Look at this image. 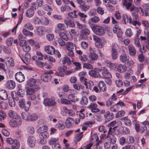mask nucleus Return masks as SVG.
<instances>
[{"label":"nucleus","mask_w":149,"mask_h":149,"mask_svg":"<svg viewBox=\"0 0 149 149\" xmlns=\"http://www.w3.org/2000/svg\"><path fill=\"white\" fill-rule=\"evenodd\" d=\"M97 104L94 102L91 103L88 107V108L91 109V111L92 112L95 113L99 111L100 110L97 108Z\"/></svg>","instance_id":"8"},{"label":"nucleus","mask_w":149,"mask_h":149,"mask_svg":"<svg viewBox=\"0 0 149 149\" xmlns=\"http://www.w3.org/2000/svg\"><path fill=\"white\" fill-rule=\"evenodd\" d=\"M43 103L45 106L49 107L54 106L56 104L54 98L52 97L44 99Z\"/></svg>","instance_id":"3"},{"label":"nucleus","mask_w":149,"mask_h":149,"mask_svg":"<svg viewBox=\"0 0 149 149\" xmlns=\"http://www.w3.org/2000/svg\"><path fill=\"white\" fill-rule=\"evenodd\" d=\"M133 124L135 125L136 130L137 132L139 131V122L136 120L132 121Z\"/></svg>","instance_id":"49"},{"label":"nucleus","mask_w":149,"mask_h":149,"mask_svg":"<svg viewBox=\"0 0 149 149\" xmlns=\"http://www.w3.org/2000/svg\"><path fill=\"white\" fill-rule=\"evenodd\" d=\"M57 26L58 29L61 31L65 30L67 28L65 24L62 23H58Z\"/></svg>","instance_id":"45"},{"label":"nucleus","mask_w":149,"mask_h":149,"mask_svg":"<svg viewBox=\"0 0 149 149\" xmlns=\"http://www.w3.org/2000/svg\"><path fill=\"white\" fill-rule=\"evenodd\" d=\"M23 34L26 36H32L33 33L25 29H24L22 30Z\"/></svg>","instance_id":"46"},{"label":"nucleus","mask_w":149,"mask_h":149,"mask_svg":"<svg viewBox=\"0 0 149 149\" xmlns=\"http://www.w3.org/2000/svg\"><path fill=\"white\" fill-rule=\"evenodd\" d=\"M106 43V40L103 38H100V40H99L97 43L98 45V47L99 48H101L104 47V45Z\"/></svg>","instance_id":"33"},{"label":"nucleus","mask_w":149,"mask_h":149,"mask_svg":"<svg viewBox=\"0 0 149 149\" xmlns=\"http://www.w3.org/2000/svg\"><path fill=\"white\" fill-rule=\"evenodd\" d=\"M84 84L86 86V88H89L91 90L93 88L94 83L92 81L90 80L88 84L87 83L86 81H85Z\"/></svg>","instance_id":"35"},{"label":"nucleus","mask_w":149,"mask_h":149,"mask_svg":"<svg viewBox=\"0 0 149 149\" xmlns=\"http://www.w3.org/2000/svg\"><path fill=\"white\" fill-rule=\"evenodd\" d=\"M64 22L67 26V28L68 27V26L72 28L74 27L75 26V24L74 22L70 20H65Z\"/></svg>","instance_id":"31"},{"label":"nucleus","mask_w":149,"mask_h":149,"mask_svg":"<svg viewBox=\"0 0 149 149\" xmlns=\"http://www.w3.org/2000/svg\"><path fill=\"white\" fill-rule=\"evenodd\" d=\"M11 95L13 100H18L19 99V97H20V95L17 92H12L11 93Z\"/></svg>","instance_id":"34"},{"label":"nucleus","mask_w":149,"mask_h":149,"mask_svg":"<svg viewBox=\"0 0 149 149\" xmlns=\"http://www.w3.org/2000/svg\"><path fill=\"white\" fill-rule=\"evenodd\" d=\"M68 98L70 101L71 102H75L79 100V99L77 96H75L74 93L70 94L68 96Z\"/></svg>","instance_id":"13"},{"label":"nucleus","mask_w":149,"mask_h":149,"mask_svg":"<svg viewBox=\"0 0 149 149\" xmlns=\"http://www.w3.org/2000/svg\"><path fill=\"white\" fill-rule=\"evenodd\" d=\"M125 114V111L123 110L119 111L116 113V117L118 118L123 116Z\"/></svg>","instance_id":"62"},{"label":"nucleus","mask_w":149,"mask_h":149,"mask_svg":"<svg viewBox=\"0 0 149 149\" xmlns=\"http://www.w3.org/2000/svg\"><path fill=\"white\" fill-rule=\"evenodd\" d=\"M118 65L115 63H110L109 64V67L110 68L114 70H117Z\"/></svg>","instance_id":"61"},{"label":"nucleus","mask_w":149,"mask_h":149,"mask_svg":"<svg viewBox=\"0 0 149 149\" xmlns=\"http://www.w3.org/2000/svg\"><path fill=\"white\" fill-rule=\"evenodd\" d=\"M49 136V134L47 132L41 133L39 135V137L41 139L42 138L46 139L48 138Z\"/></svg>","instance_id":"47"},{"label":"nucleus","mask_w":149,"mask_h":149,"mask_svg":"<svg viewBox=\"0 0 149 149\" xmlns=\"http://www.w3.org/2000/svg\"><path fill=\"white\" fill-rule=\"evenodd\" d=\"M5 64L6 65L13 67L14 65L13 60L11 57H6L5 60Z\"/></svg>","instance_id":"19"},{"label":"nucleus","mask_w":149,"mask_h":149,"mask_svg":"<svg viewBox=\"0 0 149 149\" xmlns=\"http://www.w3.org/2000/svg\"><path fill=\"white\" fill-rule=\"evenodd\" d=\"M8 116L10 118L14 119H16L18 118V116L16 112L12 110H10L9 111Z\"/></svg>","instance_id":"23"},{"label":"nucleus","mask_w":149,"mask_h":149,"mask_svg":"<svg viewBox=\"0 0 149 149\" xmlns=\"http://www.w3.org/2000/svg\"><path fill=\"white\" fill-rule=\"evenodd\" d=\"M23 133L20 130H17L15 132V134L17 137L18 139L21 138L22 136Z\"/></svg>","instance_id":"55"},{"label":"nucleus","mask_w":149,"mask_h":149,"mask_svg":"<svg viewBox=\"0 0 149 149\" xmlns=\"http://www.w3.org/2000/svg\"><path fill=\"white\" fill-rule=\"evenodd\" d=\"M122 127L123 129L121 130V132L123 134L126 135L129 134L130 133V130L128 128L125 127Z\"/></svg>","instance_id":"48"},{"label":"nucleus","mask_w":149,"mask_h":149,"mask_svg":"<svg viewBox=\"0 0 149 149\" xmlns=\"http://www.w3.org/2000/svg\"><path fill=\"white\" fill-rule=\"evenodd\" d=\"M123 4L126 6L127 9L129 8L132 5L131 3L128 2L127 0H123Z\"/></svg>","instance_id":"58"},{"label":"nucleus","mask_w":149,"mask_h":149,"mask_svg":"<svg viewBox=\"0 0 149 149\" xmlns=\"http://www.w3.org/2000/svg\"><path fill=\"white\" fill-rule=\"evenodd\" d=\"M61 11L62 12H68L71 10V9L68 6L65 5L60 8Z\"/></svg>","instance_id":"42"},{"label":"nucleus","mask_w":149,"mask_h":149,"mask_svg":"<svg viewBox=\"0 0 149 149\" xmlns=\"http://www.w3.org/2000/svg\"><path fill=\"white\" fill-rule=\"evenodd\" d=\"M45 52L49 54L53 55L54 54L55 50L54 47L52 46H47L45 47Z\"/></svg>","instance_id":"11"},{"label":"nucleus","mask_w":149,"mask_h":149,"mask_svg":"<svg viewBox=\"0 0 149 149\" xmlns=\"http://www.w3.org/2000/svg\"><path fill=\"white\" fill-rule=\"evenodd\" d=\"M27 143L30 147H34L36 143V139L35 137L32 136H29L27 139Z\"/></svg>","instance_id":"7"},{"label":"nucleus","mask_w":149,"mask_h":149,"mask_svg":"<svg viewBox=\"0 0 149 149\" xmlns=\"http://www.w3.org/2000/svg\"><path fill=\"white\" fill-rule=\"evenodd\" d=\"M16 85L15 82L13 80H10L7 81L5 86L7 89L12 90L15 87Z\"/></svg>","instance_id":"10"},{"label":"nucleus","mask_w":149,"mask_h":149,"mask_svg":"<svg viewBox=\"0 0 149 149\" xmlns=\"http://www.w3.org/2000/svg\"><path fill=\"white\" fill-rule=\"evenodd\" d=\"M119 58L120 61L125 64H126L128 62L129 59V56L126 54L121 55L120 56Z\"/></svg>","instance_id":"20"},{"label":"nucleus","mask_w":149,"mask_h":149,"mask_svg":"<svg viewBox=\"0 0 149 149\" xmlns=\"http://www.w3.org/2000/svg\"><path fill=\"white\" fill-rule=\"evenodd\" d=\"M52 78V76L49 74L45 73L43 74L41 77V79L45 82L50 81Z\"/></svg>","instance_id":"14"},{"label":"nucleus","mask_w":149,"mask_h":149,"mask_svg":"<svg viewBox=\"0 0 149 149\" xmlns=\"http://www.w3.org/2000/svg\"><path fill=\"white\" fill-rule=\"evenodd\" d=\"M29 114L30 113L27 112H22L21 115L23 119L29 121L30 116Z\"/></svg>","instance_id":"39"},{"label":"nucleus","mask_w":149,"mask_h":149,"mask_svg":"<svg viewBox=\"0 0 149 149\" xmlns=\"http://www.w3.org/2000/svg\"><path fill=\"white\" fill-rule=\"evenodd\" d=\"M24 99H22L19 101V107L22 109H24L26 111H28L30 107L31 102L28 101L26 103H25Z\"/></svg>","instance_id":"2"},{"label":"nucleus","mask_w":149,"mask_h":149,"mask_svg":"<svg viewBox=\"0 0 149 149\" xmlns=\"http://www.w3.org/2000/svg\"><path fill=\"white\" fill-rule=\"evenodd\" d=\"M58 140V138H52L49 141V144L50 145H54L56 143L55 142L57 141Z\"/></svg>","instance_id":"56"},{"label":"nucleus","mask_w":149,"mask_h":149,"mask_svg":"<svg viewBox=\"0 0 149 149\" xmlns=\"http://www.w3.org/2000/svg\"><path fill=\"white\" fill-rule=\"evenodd\" d=\"M125 34L127 37H130L133 35V33L130 28H128L126 29L125 31Z\"/></svg>","instance_id":"53"},{"label":"nucleus","mask_w":149,"mask_h":149,"mask_svg":"<svg viewBox=\"0 0 149 149\" xmlns=\"http://www.w3.org/2000/svg\"><path fill=\"white\" fill-rule=\"evenodd\" d=\"M22 123V121L20 118H17L15 120H11L9 122L10 125L13 127H16L20 126Z\"/></svg>","instance_id":"5"},{"label":"nucleus","mask_w":149,"mask_h":149,"mask_svg":"<svg viewBox=\"0 0 149 149\" xmlns=\"http://www.w3.org/2000/svg\"><path fill=\"white\" fill-rule=\"evenodd\" d=\"M17 92L20 95V97H22L24 95L25 93V91L22 89L21 86H18V90Z\"/></svg>","instance_id":"41"},{"label":"nucleus","mask_w":149,"mask_h":149,"mask_svg":"<svg viewBox=\"0 0 149 149\" xmlns=\"http://www.w3.org/2000/svg\"><path fill=\"white\" fill-rule=\"evenodd\" d=\"M45 28L42 26H40L36 28V32L37 34L40 36H42L45 33Z\"/></svg>","instance_id":"21"},{"label":"nucleus","mask_w":149,"mask_h":149,"mask_svg":"<svg viewBox=\"0 0 149 149\" xmlns=\"http://www.w3.org/2000/svg\"><path fill=\"white\" fill-rule=\"evenodd\" d=\"M88 74L89 75L95 78H99L101 77L99 72L95 70H91L88 72Z\"/></svg>","instance_id":"12"},{"label":"nucleus","mask_w":149,"mask_h":149,"mask_svg":"<svg viewBox=\"0 0 149 149\" xmlns=\"http://www.w3.org/2000/svg\"><path fill=\"white\" fill-rule=\"evenodd\" d=\"M78 15L80 17L82 18V19L81 18V20L84 22H85L86 21L85 19L87 17V15L84 14L83 13H81L80 12L78 13Z\"/></svg>","instance_id":"57"},{"label":"nucleus","mask_w":149,"mask_h":149,"mask_svg":"<svg viewBox=\"0 0 149 149\" xmlns=\"http://www.w3.org/2000/svg\"><path fill=\"white\" fill-rule=\"evenodd\" d=\"M145 15L146 17L149 16V7L147 5L143 6Z\"/></svg>","instance_id":"52"},{"label":"nucleus","mask_w":149,"mask_h":149,"mask_svg":"<svg viewBox=\"0 0 149 149\" xmlns=\"http://www.w3.org/2000/svg\"><path fill=\"white\" fill-rule=\"evenodd\" d=\"M98 57V55L95 54H89L88 57L92 60L95 61L97 60Z\"/></svg>","instance_id":"54"},{"label":"nucleus","mask_w":149,"mask_h":149,"mask_svg":"<svg viewBox=\"0 0 149 149\" xmlns=\"http://www.w3.org/2000/svg\"><path fill=\"white\" fill-rule=\"evenodd\" d=\"M118 46L117 44L113 43L111 45V52H118Z\"/></svg>","instance_id":"60"},{"label":"nucleus","mask_w":149,"mask_h":149,"mask_svg":"<svg viewBox=\"0 0 149 149\" xmlns=\"http://www.w3.org/2000/svg\"><path fill=\"white\" fill-rule=\"evenodd\" d=\"M36 65L39 67L42 68H51V67L50 65H48L46 63H43L41 61H36Z\"/></svg>","instance_id":"17"},{"label":"nucleus","mask_w":149,"mask_h":149,"mask_svg":"<svg viewBox=\"0 0 149 149\" xmlns=\"http://www.w3.org/2000/svg\"><path fill=\"white\" fill-rule=\"evenodd\" d=\"M88 103V99L85 96H83L80 101V103L82 105H85Z\"/></svg>","instance_id":"50"},{"label":"nucleus","mask_w":149,"mask_h":149,"mask_svg":"<svg viewBox=\"0 0 149 149\" xmlns=\"http://www.w3.org/2000/svg\"><path fill=\"white\" fill-rule=\"evenodd\" d=\"M49 20L45 17H44L41 19V24L42 25H47L49 24Z\"/></svg>","instance_id":"44"},{"label":"nucleus","mask_w":149,"mask_h":149,"mask_svg":"<svg viewBox=\"0 0 149 149\" xmlns=\"http://www.w3.org/2000/svg\"><path fill=\"white\" fill-rule=\"evenodd\" d=\"M36 82V79L33 78H30L28 79L27 81V84L30 86H36L35 85Z\"/></svg>","instance_id":"28"},{"label":"nucleus","mask_w":149,"mask_h":149,"mask_svg":"<svg viewBox=\"0 0 149 149\" xmlns=\"http://www.w3.org/2000/svg\"><path fill=\"white\" fill-rule=\"evenodd\" d=\"M106 139L112 144H115L116 141V138L113 135H111V136L107 135L106 137Z\"/></svg>","instance_id":"29"},{"label":"nucleus","mask_w":149,"mask_h":149,"mask_svg":"<svg viewBox=\"0 0 149 149\" xmlns=\"http://www.w3.org/2000/svg\"><path fill=\"white\" fill-rule=\"evenodd\" d=\"M104 116L107 119H109V120L112 119L114 117V115L113 113H112L110 115V112L109 111H106L104 114Z\"/></svg>","instance_id":"40"},{"label":"nucleus","mask_w":149,"mask_h":149,"mask_svg":"<svg viewBox=\"0 0 149 149\" xmlns=\"http://www.w3.org/2000/svg\"><path fill=\"white\" fill-rule=\"evenodd\" d=\"M97 11L98 13L101 15H103L104 11L103 8L100 6L98 7L97 9Z\"/></svg>","instance_id":"63"},{"label":"nucleus","mask_w":149,"mask_h":149,"mask_svg":"<svg viewBox=\"0 0 149 149\" xmlns=\"http://www.w3.org/2000/svg\"><path fill=\"white\" fill-rule=\"evenodd\" d=\"M66 48L68 51L73 50L74 48L76 49V45L73 43L68 42L66 44Z\"/></svg>","instance_id":"15"},{"label":"nucleus","mask_w":149,"mask_h":149,"mask_svg":"<svg viewBox=\"0 0 149 149\" xmlns=\"http://www.w3.org/2000/svg\"><path fill=\"white\" fill-rule=\"evenodd\" d=\"M0 98L2 100H6L8 98V95L6 90H0Z\"/></svg>","instance_id":"18"},{"label":"nucleus","mask_w":149,"mask_h":149,"mask_svg":"<svg viewBox=\"0 0 149 149\" xmlns=\"http://www.w3.org/2000/svg\"><path fill=\"white\" fill-rule=\"evenodd\" d=\"M98 86L100 90L103 92L107 90L105 83L104 81L102 80H101L99 81Z\"/></svg>","instance_id":"16"},{"label":"nucleus","mask_w":149,"mask_h":149,"mask_svg":"<svg viewBox=\"0 0 149 149\" xmlns=\"http://www.w3.org/2000/svg\"><path fill=\"white\" fill-rule=\"evenodd\" d=\"M92 30L96 35L102 36L105 33V30L104 28L100 26L97 25L91 26Z\"/></svg>","instance_id":"1"},{"label":"nucleus","mask_w":149,"mask_h":149,"mask_svg":"<svg viewBox=\"0 0 149 149\" xmlns=\"http://www.w3.org/2000/svg\"><path fill=\"white\" fill-rule=\"evenodd\" d=\"M121 120L124 122L125 125L127 126H130L132 125V122L128 118L127 116H125L122 118Z\"/></svg>","instance_id":"22"},{"label":"nucleus","mask_w":149,"mask_h":149,"mask_svg":"<svg viewBox=\"0 0 149 149\" xmlns=\"http://www.w3.org/2000/svg\"><path fill=\"white\" fill-rule=\"evenodd\" d=\"M15 77L17 81L21 82L24 80V76L21 72H17L15 74Z\"/></svg>","instance_id":"9"},{"label":"nucleus","mask_w":149,"mask_h":149,"mask_svg":"<svg viewBox=\"0 0 149 149\" xmlns=\"http://www.w3.org/2000/svg\"><path fill=\"white\" fill-rule=\"evenodd\" d=\"M90 33V31L88 29L84 28L82 29L81 32V36H87Z\"/></svg>","instance_id":"43"},{"label":"nucleus","mask_w":149,"mask_h":149,"mask_svg":"<svg viewBox=\"0 0 149 149\" xmlns=\"http://www.w3.org/2000/svg\"><path fill=\"white\" fill-rule=\"evenodd\" d=\"M58 72H56L55 73V75L56 76H60L61 77H63L64 75V74L63 73L64 72L62 71L60 67L58 68Z\"/></svg>","instance_id":"51"},{"label":"nucleus","mask_w":149,"mask_h":149,"mask_svg":"<svg viewBox=\"0 0 149 149\" xmlns=\"http://www.w3.org/2000/svg\"><path fill=\"white\" fill-rule=\"evenodd\" d=\"M29 116V121H34L36 120L38 118V116L36 114H33L32 115L30 114Z\"/></svg>","instance_id":"37"},{"label":"nucleus","mask_w":149,"mask_h":149,"mask_svg":"<svg viewBox=\"0 0 149 149\" xmlns=\"http://www.w3.org/2000/svg\"><path fill=\"white\" fill-rule=\"evenodd\" d=\"M48 129V127L46 125H43L39 127L37 130L38 132L40 133L47 132Z\"/></svg>","instance_id":"36"},{"label":"nucleus","mask_w":149,"mask_h":149,"mask_svg":"<svg viewBox=\"0 0 149 149\" xmlns=\"http://www.w3.org/2000/svg\"><path fill=\"white\" fill-rule=\"evenodd\" d=\"M111 144L110 142L106 139L105 142L104 144V148L105 149H109L111 146Z\"/></svg>","instance_id":"59"},{"label":"nucleus","mask_w":149,"mask_h":149,"mask_svg":"<svg viewBox=\"0 0 149 149\" xmlns=\"http://www.w3.org/2000/svg\"><path fill=\"white\" fill-rule=\"evenodd\" d=\"M34 12L33 9L29 8L27 9L26 13V15L28 17H32L34 14Z\"/></svg>","instance_id":"27"},{"label":"nucleus","mask_w":149,"mask_h":149,"mask_svg":"<svg viewBox=\"0 0 149 149\" xmlns=\"http://www.w3.org/2000/svg\"><path fill=\"white\" fill-rule=\"evenodd\" d=\"M23 49L24 52L27 53L31 50V47L29 45L26 44L23 47Z\"/></svg>","instance_id":"64"},{"label":"nucleus","mask_w":149,"mask_h":149,"mask_svg":"<svg viewBox=\"0 0 149 149\" xmlns=\"http://www.w3.org/2000/svg\"><path fill=\"white\" fill-rule=\"evenodd\" d=\"M132 18L131 17L126 15H124L122 16V19L125 24L127 23L130 22Z\"/></svg>","instance_id":"30"},{"label":"nucleus","mask_w":149,"mask_h":149,"mask_svg":"<svg viewBox=\"0 0 149 149\" xmlns=\"http://www.w3.org/2000/svg\"><path fill=\"white\" fill-rule=\"evenodd\" d=\"M67 33V31H65V32H61L59 33V35L61 38L64 40L67 41L68 40V37L66 34Z\"/></svg>","instance_id":"26"},{"label":"nucleus","mask_w":149,"mask_h":149,"mask_svg":"<svg viewBox=\"0 0 149 149\" xmlns=\"http://www.w3.org/2000/svg\"><path fill=\"white\" fill-rule=\"evenodd\" d=\"M26 95H33L35 92L37 91L39 89V86L38 85L34 86L29 88H26Z\"/></svg>","instance_id":"4"},{"label":"nucleus","mask_w":149,"mask_h":149,"mask_svg":"<svg viewBox=\"0 0 149 149\" xmlns=\"http://www.w3.org/2000/svg\"><path fill=\"white\" fill-rule=\"evenodd\" d=\"M127 67L125 65L119 64L118 65L117 70L120 73L126 71Z\"/></svg>","instance_id":"25"},{"label":"nucleus","mask_w":149,"mask_h":149,"mask_svg":"<svg viewBox=\"0 0 149 149\" xmlns=\"http://www.w3.org/2000/svg\"><path fill=\"white\" fill-rule=\"evenodd\" d=\"M102 74L103 78L105 79H110L112 77L111 74L109 72L107 69L105 67H102L101 68Z\"/></svg>","instance_id":"6"},{"label":"nucleus","mask_w":149,"mask_h":149,"mask_svg":"<svg viewBox=\"0 0 149 149\" xmlns=\"http://www.w3.org/2000/svg\"><path fill=\"white\" fill-rule=\"evenodd\" d=\"M128 49L129 54L131 56H135L136 53V49L132 45H130L128 46Z\"/></svg>","instance_id":"24"},{"label":"nucleus","mask_w":149,"mask_h":149,"mask_svg":"<svg viewBox=\"0 0 149 149\" xmlns=\"http://www.w3.org/2000/svg\"><path fill=\"white\" fill-rule=\"evenodd\" d=\"M20 146V143L19 141L15 140L14 141L12 147L13 149H18Z\"/></svg>","instance_id":"38"},{"label":"nucleus","mask_w":149,"mask_h":149,"mask_svg":"<svg viewBox=\"0 0 149 149\" xmlns=\"http://www.w3.org/2000/svg\"><path fill=\"white\" fill-rule=\"evenodd\" d=\"M79 8L81 11L86 12L89 9L90 7L89 6L86 5L84 3L80 5Z\"/></svg>","instance_id":"32"}]
</instances>
